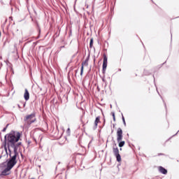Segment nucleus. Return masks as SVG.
Masks as SVG:
<instances>
[{
	"mask_svg": "<svg viewBox=\"0 0 179 179\" xmlns=\"http://www.w3.org/2000/svg\"><path fill=\"white\" fill-rule=\"evenodd\" d=\"M111 115H112V117L113 118V121H115V113H112Z\"/></svg>",
	"mask_w": 179,
	"mask_h": 179,
	"instance_id": "14",
	"label": "nucleus"
},
{
	"mask_svg": "<svg viewBox=\"0 0 179 179\" xmlns=\"http://www.w3.org/2000/svg\"><path fill=\"white\" fill-rule=\"evenodd\" d=\"M89 66V57H87L85 61L83 62L81 64V69H80V76H83V69L85 66Z\"/></svg>",
	"mask_w": 179,
	"mask_h": 179,
	"instance_id": "6",
	"label": "nucleus"
},
{
	"mask_svg": "<svg viewBox=\"0 0 179 179\" xmlns=\"http://www.w3.org/2000/svg\"><path fill=\"white\" fill-rule=\"evenodd\" d=\"M68 132H70L71 131V129H68Z\"/></svg>",
	"mask_w": 179,
	"mask_h": 179,
	"instance_id": "17",
	"label": "nucleus"
},
{
	"mask_svg": "<svg viewBox=\"0 0 179 179\" xmlns=\"http://www.w3.org/2000/svg\"><path fill=\"white\" fill-rule=\"evenodd\" d=\"M116 159H117V162H118L119 163L121 162V155L120 154H117L116 155H115Z\"/></svg>",
	"mask_w": 179,
	"mask_h": 179,
	"instance_id": "12",
	"label": "nucleus"
},
{
	"mask_svg": "<svg viewBox=\"0 0 179 179\" xmlns=\"http://www.w3.org/2000/svg\"><path fill=\"white\" fill-rule=\"evenodd\" d=\"M0 37H1V31H0Z\"/></svg>",
	"mask_w": 179,
	"mask_h": 179,
	"instance_id": "20",
	"label": "nucleus"
},
{
	"mask_svg": "<svg viewBox=\"0 0 179 179\" xmlns=\"http://www.w3.org/2000/svg\"><path fill=\"white\" fill-rule=\"evenodd\" d=\"M159 171L162 174H167V170L164 169L163 166L159 167Z\"/></svg>",
	"mask_w": 179,
	"mask_h": 179,
	"instance_id": "10",
	"label": "nucleus"
},
{
	"mask_svg": "<svg viewBox=\"0 0 179 179\" xmlns=\"http://www.w3.org/2000/svg\"><path fill=\"white\" fill-rule=\"evenodd\" d=\"M24 98L26 101L30 99V94L29 93V90H27V89L24 90Z\"/></svg>",
	"mask_w": 179,
	"mask_h": 179,
	"instance_id": "9",
	"label": "nucleus"
},
{
	"mask_svg": "<svg viewBox=\"0 0 179 179\" xmlns=\"http://www.w3.org/2000/svg\"><path fill=\"white\" fill-rule=\"evenodd\" d=\"M37 121L36 118V113H31L30 115H27L24 117L23 122L24 127L25 128H29L31 124H33Z\"/></svg>",
	"mask_w": 179,
	"mask_h": 179,
	"instance_id": "2",
	"label": "nucleus"
},
{
	"mask_svg": "<svg viewBox=\"0 0 179 179\" xmlns=\"http://www.w3.org/2000/svg\"><path fill=\"white\" fill-rule=\"evenodd\" d=\"M83 125H85V123H84V122H83Z\"/></svg>",
	"mask_w": 179,
	"mask_h": 179,
	"instance_id": "19",
	"label": "nucleus"
},
{
	"mask_svg": "<svg viewBox=\"0 0 179 179\" xmlns=\"http://www.w3.org/2000/svg\"><path fill=\"white\" fill-rule=\"evenodd\" d=\"M100 122V116H98L96 117L95 121H94V128H97V125Z\"/></svg>",
	"mask_w": 179,
	"mask_h": 179,
	"instance_id": "11",
	"label": "nucleus"
},
{
	"mask_svg": "<svg viewBox=\"0 0 179 179\" xmlns=\"http://www.w3.org/2000/svg\"><path fill=\"white\" fill-rule=\"evenodd\" d=\"M117 135V141L119 143V148H122L125 145V141H122V129L118 128L116 132Z\"/></svg>",
	"mask_w": 179,
	"mask_h": 179,
	"instance_id": "3",
	"label": "nucleus"
},
{
	"mask_svg": "<svg viewBox=\"0 0 179 179\" xmlns=\"http://www.w3.org/2000/svg\"><path fill=\"white\" fill-rule=\"evenodd\" d=\"M92 47H93V38H91L90 42V48H92Z\"/></svg>",
	"mask_w": 179,
	"mask_h": 179,
	"instance_id": "13",
	"label": "nucleus"
},
{
	"mask_svg": "<svg viewBox=\"0 0 179 179\" xmlns=\"http://www.w3.org/2000/svg\"><path fill=\"white\" fill-rule=\"evenodd\" d=\"M10 170H11L10 168H8V166H6V168L3 169V171L0 173V177H2V176H10Z\"/></svg>",
	"mask_w": 179,
	"mask_h": 179,
	"instance_id": "7",
	"label": "nucleus"
},
{
	"mask_svg": "<svg viewBox=\"0 0 179 179\" xmlns=\"http://www.w3.org/2000/svg\"><path fill=\"white\" fill-rule=\"evenodd\" d=\"M103 73H106V70L107 69V55H106V53H104L103 55Z\"/></svg>",
	"mask_w": 179,
	"mask_h": 179,
	"instance_id": "5",
	"label": "nucleus"
},
{
	"mask_svg": "<svg viewBox=\"0 0 179 179\" xmlns=\"http://www.w3.org/2000/svg\"><path fill=\"white\" fill-rule=\"evenodd\" d=\"M17 152L15 151L14 155L7 162V167H8L11 170L12 169H13V167H15L16 163H17V161H16V157H17Z\"/></svg>",
	"mask_w": 179,
	"mask_h": 179,
	"instance_id": "4",
	"label": "nucleus"
},
{
	"mask_svg": "<svg viewBox=\"0 0 179 179\" xmlns=\"http://www.w3.org/2000/svg\"><path fill=\"white\" fill-rule=\"evenodd\" d=\"M122 121L124 122V125H127V123L125 122V117H124V116H122Z\"/></svg>",
	"mask_w": 179,
	"mask_h": 179,
	"instance_id": "15",
	"label": "nucleus"
},
{
	"mask_svg": "<svg viewBox=\"0 0 179 179\" xmlns=\"http://www.w3.org/2000/svg\"><path fill=\"white\" fill-rule=\"evenodd\" d=\"M81 121H82V122H83V117L81 118Z\"/></svg>",
	"mask_w": 179,
	"mask_h": 179,
	"instance_id": "18",
	"label": "nucleus"
},
{
	"mask_svg": "<svg viewBox=\"0 0 179 179\" xmlns=\"http://www.w3.org/2000/svg\"><path fill=\"white\" fill-rule=\"evenodd\" d=\"M5 139L8 146V150H10V148L13 150H17V148L22 145V143H17L20 139V133L19 132L8 134L5 136Z\"/></svg>",
	"mask_w": 179,
	"mask_h": 179,
	"instance_id": "1",
	"label": "nucleus"
},
{
	"mask_svg": "<svg viewBox=\"0 0 179 179\" xmlns=\"http://www.w3.org/2000/svg\"><path fill=\"white\" fill-rule=\"evenodd\" d=\"M113 151L115 156H116L117 155H120V150H118L117 144H114V145L113 146Z\"/></svg>",
	"mask_w": 179,
	"mask_h": 179,
	"instance_id": "8",
	"label": "nucleus"
},
{
	"mask_svg": "<svg viewBox=\"0 0 179 179\" xmlns=\"http://www.w3.org/2000/svg\"><path fill=\"white\" fill-rule=\"evenodd\" d=\"M8 128V124L6 125V127H4L3 129V132H5V131H6V129Z\"/></svg>",
	"mask_w": 179,
	"mask_h": 179,
	"instance_id": "16",
	"label": "nucleus"
}]
</instances>
